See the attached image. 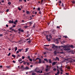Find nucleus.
Returning a JSON list of instances; mask_svg holds the SVG:
<instances>
[{
    "label": "nucleus",
    "instance_id": "nucleus-1",
    "mask_svg": "<svg viewBox=\"0 0 75 75\" xmlns=\"http://www.w3.org/2000/svg\"><path fill=\"white\" fill-rule=\"evenodd\" d=\"M64 50L65 51H69L71 50V48H69L68 46H65L64 47Z\"/></svg>",
    "mask_w": 75,
    "mask_h": 75
},
{
    "label": "nucleus",
    "instance_id": "nucleus-2",
    "mask_svg": "<svg viewBox=\"0 0 75 75\" xmlns=\"http://www.w3.org/2000/svg\"><path fill=\"white\" fill-rule=\"evenodd\" d=\"M60 53V54H64V52H59L57 51V50L55 51L54 52V54H58V53Z\"/></svg>",
    "mask_w": 75,
    "mask_h": 75
},
{
    "label": "nucleus",
    "instance_id": "nucleus-3",
    "mask_svg": "<svg viewBox=\"0 0 75 75\" xmlns=\"http://www.w3.org/2000/svg\"><path fill=\"white\" fill-rule=\"evenodd\" d=\"M69 52H71L72 54H75V52L74 50L69 51Z\"/></svg>",
    "mask_w": 75,
    "mask_h": 75
},
{
    "label": "nucleus",
    "instance_id": "nucleus-4",
    "mask_svg": "<svg viewBox=\"0 0 75 75\" xmlns=\"http://www.w3.org/2000/svg\"><path fill=\"white\" fill-rule=\"evenodd\" d=\"M37 59H39V62H38V63L39 64H41V59L37 58V59L36 58V60H37Z\"/></svg>",
    "mask_w": 75,
    "mask_h": 75
},
{
    "label": "nucleus",
    "instance_id": "nucleus-5",
    "mask_svg": "<svg viewBox=\"0 0 75 75\" xmlns=\"http://www.w3.org/2000/svg\"><path fill=\"white\" fill-rule=\"evenodd\" d=\"M46 38L47 40V41H51V39H50V38H48V36H46Z\"/></svg>",
    "mask_w": 75,
    "mask_h": 75
},
{
    "label": "nucleus",
    "instance_id": "nucleus-6",
    "mask_svg": "<svg viewBox=\"0 0 75 75\" xmlns=\"http://www.w3.org/2000/svg\"><path fill=\"white\" fill-rule=\"evenodd\" d=\"M27 62H25L24 61H23V64H24V65H26V64H27Z\"/></svg>",
    "mask_w": 75,
    "mask_h": 75
},
{
    "label": "nucleus",
    "instance_id": "nucleus-7",
    "mask_svg": "<svg viewBox=\"0 0 75 75\" xmlns=\"http://www.w3.org/2000/svg\"><path fill=\"white\" fill-rule=\"evenodd\" d=\"M53 46L52 47V48H55H55H58V46H55V45H52Z\"/></svg>",
    "mask_w": 75,
    "mask_h": 75
},
{
    "label": "nucleus",
    "instance_id": "nucleus-8",
    "mask_svg": "<svg viewBox=\"0 0 75 75\" xmlns=\"http://www.w3.org/2000/svg\"><path fill=\"white\" fill-rule=\"evenodd\" d=\"M37 73H40V74H41V73H42V71H38Z\"/></svg>",
    "mask_w": 75,
    "mask_h": 75
},
{
    "label": "nucleus",
    "instance_id": "nucleus-9",
    "mask_svg": "<svg viewBox=\"0 0 75 75\" xmlns=\"http://www.w3.org/2000/svg\"><path fill=\"white\" fill-rule=\"evenodd\" d=\"M17 22H18V21H17V20H16L15 22H13V23L15 24H17Z\"/></svg>",
    "mask_w": 75,
    "mask_h": 75
},
{
    "label": "nucleus",
    "instance_id": "nucleus-10",
    "mask_svg": "<svg viewBox=\"0 0 75 75\" xmlns=\"http://www.w3.org/2000/svg\"><path fill=\"white\" fill-rule=\"evenodd\" d=\"M37 68H36L34 70V71L35 72H36V73H37V72H38V71H37Z\"/></svg>",
    "mask_w": 75,
    "mask_h": 75
},
{
    "label": "nucleus",
    "instance_id": "nucleus-11",
    "mask_svg": "<svg viewBox=\"0 0 75 75\" xmlns=\"http://www.w3.org/2000/svg\"><path fill=\"white\" fill-rule=\"evenodd\" d=\"M25 69H29V68L28 67H26V68H24Z\"/></svg>",
    "mask_w": 75,
    "mask_h": 75
},
{
    "label": "nucleus",
    "instance_id": "nucleus-12",
    "mask_svg": "<svg viewBox=\"0 0 75 75\" xmlns=\"http://www.w3.org/2000/svg\"><path fill=\"white\" fill-rule=\"evenodd\" d=\"M28 50H29V48H26L25 50V52H27V51H28Z\"/></svg>",
    "mask_w": 75,
    "mask_h": 75
},
{
    "label": "nucleus",
    "instance_id": "nucleus-13",
    "mask_svg": "<svg viewBox=\"0 0 75 75\" xmlns=\"http://www.w3.org/2000/svg\"><path fill=\"white\" fill-rule=\"evenodd\" d=\"M56 64V63H55V62H53L52 63V65H53V66H54V65H55Z\"/></svg>",
    "mask_w": 75,
    "mask_h": 75
},
{
    "label": "nucleus",
    "instance_id": "nucleus-14",
    "mask_svg": "<svg viewBox=\"0 0 75 75\" xmlns=\"http://www.w3.org/2000/svg\"><path fill=\"white\" fill-rule=\"evenodd\" d=\"M21 69H24V66H21Z\"/></svg>",
    "mask_w": 75,
    "mask_h": 75
},
{
    "label": "nucleus",
    "instance_id": "nucleus-15",
    "mask_svg": "<svg viewBox=\"0 0 75 75\" xmlns=\"http://www.w3.org/2000/svg\"><path fill=\"white\" fill-rule=\"evenodd\" d=\"M9 23H13V21H9Z\"/></svg>",
    "mask_w": 75,
    "mask_h": 75
},
{
    "label": "nucleus",
    "instance_id": "nucleus-16",
    "mask_svg": "<svg viewBox=\"0 0 75 75\" xmlns=\"http://www.w3.org/2000/svg\"><path fill=\"white\" fill-rule=\"evenodd\" d=\"M49 71V69H45V71H46V72H48V71Z\"/></svg>",
    "mask_w": 75,
    "mask_h": 75
},
{
    "label": "nucleus",
    "instance_id": "nucleus-17",
    "mask_svg": "<svg viewBox=\"0 0 75 75\" xmlns=\"http://www.w3.org/2000/svg\"><path fill=\"white\" fill-rule=\"evenodd\" d=\"M32 75H37V74H36V73H32Z\"/></svg>",
    "mask_w": 75,
    "mask_h": 75
},
{
    "label": "nucleus",
    "instance_id": "nucleus-18",
    "mask_svg": "<svg viewBox=\"0 0 75 75\" xmlns=\"http://www.w3.org/2000/svg\"><path fill=\"white\" fill-rule=\"evenodd\" d=\"M49 62L50 63H52V61H51V60L50 59L49 60Z\"/></svg>",
    "mask_w": 75,
    "mask_h": 75
},
{
    "label": "nucleus",
    "instance_id": "nucleus-19",
    "mask_svg": "<svg viewBox=\"0 0 75 75\" xmlns=\"http://www.w3.org/2000/svg\"><path fill=\"white\" fill-rule=\"evenodd\" d=\"M53 70L54 71H57V69H56V68H54L53 69Z\"/></svg>",
    "mask_w": 75,
    "mask_h": 75
},
{
    "label": "nucleus",
    "instance_id": "nucleus-20",
    "mask_svg": "<svg viewBox=\"0 0 75 75\" xmlns=\"http://www.w3.org/2000/svg\"><path fill=\"white\" fill-rule=\"evenodd\" d=\"M6 67L8 69H10V66H6Z\"/></svg>",
    "mask_w": 75,
    "mask_h": 75
},
{
    "label": "nucleus",
    "instance_id": "nucleus-21",
    "mask_svg": "<svg viewBox=\"0 0 75 75\" xmlns=\"http://www.w3.org/2000/svg\"><path fill=\"white\" fill-rule=\"evenodd\" d=\"M21 61H22V59H19L18 60V62H20Z\"/></svg>",
    "mask_w": 75,
    "mask_h": 75
},
{
    "label": "nucleus",
    "instance_id": "nucleus-22",
    "mask_svg": "<svg viewBox=\"0 0 75 75\" xmlns=\"http://www.w3.org/2000/svg\"><path fill=\"white\" fill-rule=\"evenodd\" d=\"M63 37H64L65 38H68V37L67 36H64Z\"/></svg>",
    "mask_w": 75,
    "mask_h": 75
},
{
    "label": "nucleus",
    "instance_id": "nucleus-23",
    "mask_svg": "<svg viewBox=\"0 0 75 75\" xmlns=\"http://www.w3.org/2000/svg\"><path fill=\"white\" fill-rule=\"evenodd\" d=\"M67 69H71L69 66L67 67Z\"/></svg>",
    "mask_w": 75,
    "mask_h": 75
},
{
    "label": "nucleus",
    "instance_id": "nucleus-24",
    "mask_svg": "<svg viewBox=\"0 0 75 75\" xmlns=\"http://www.w3.org/2000/svg\"><path fill=\"white\" fill-rule=\"evenodd\" d=\"M56 58V59H57V61H59V58H58V57H57Z\"/></svg>",
    "mask_w": 75,
    "mask_h": 75
},
{
    "label": "nucleus",
    "instance_id": "nucleus-25",
    "mask_svg": "<svg viewBox=\"0 0 75 75\" xmlns=\"http://www.w3.org/2000/svg\"><path fill=\"white\" fill-rule=\"evenodd\" d=\"M27 64L28 65H30V62H27Z\"/></svg>",
    "mask_w": 75,
    "mask_h": 75
},
{
    "label": "nucleus",
    "instance_id": "nucleus-26",
    "mask_svg": "<svg viewBox=\"0 0 75 75\" xmlns=\"http://www.w3.org/2000/svg\"><path fill=\"white\" fill-rule=\"evenodd\" d=\"M24 28H28V26H24Z\"/></svg>",
    "mask_w": 75,
    "mask_h": 75
},
{
    "label": "nucleus",
    "instance_id": "nucleus-27",
    "mask_svg": "<svg viewBox=\"0 0 75 75\" xmlns=\"http://www.w3.org/2000/svg\"><path fill=\"white\" fill-rule=\"evenodd\" d=\"M57 28H60V27L59 26H57Z\"/></svg>",
    "mask_w": 75,
    "mask_h": 75
},
{
    "label": "nucleus",
    "instance_id": "nucleus-28",
    "mask_svg": "<svg viewBox=\"0 0 75 75\" xmlns=\"http://www.w3.org/2000/svg\"><path fill=\"white\" fill-rule=\"evenodd\" d=\"M38 11H40V8L38 7Z\"/></svg>",
    "mask_w": 75,
    "mask_h": 75
},
{
    "label": "nucleus",
    "instance_id": "nucleus-29",
    "mask_svg": "<svg viewBox=\"0 0 75 75\" xmlns=\"http://www.w3.org/2000/svg\"><path fill=\"white\" fill-rule=\"evenodd\" d=\"M17 47H16L15 49V51H17Z\"/></svg>",
    "mask_w": 75,
    "mask_h": 75
},
{
    "label": "nucleus",
    "instance_id": "nucleus-30",
    "mask_svg": "<svg viewBox=\"0 0 75 75\" xmlns=\"http://www.w3.org/2000/svg\"><path fill=\"white\" fill-rule=\"evenodd\" d=\"M72 3H73L74 4V3H75V1H73L72 2Z\"/></svg>",
    "mask_w": 75,
    "mask_h": 75
},
{
    "label": "nucleus",
    "instance_id": "nucleus-31",
    "mask_svg": "<svg viewBox=\"0 0 75 75\" xmlns=\"http://www.w3.org/2000/svg\"><path fill=\"white\" fill-rule=\"evenodd\" d=\"M29 60L30 61H33V60L31 59H29Z\"/></svg>",
    "mask_w": 75,
    "mask_h": 75
},
{
    "label": "nucleus",
    "instance_id": "nucleus-32",
    "mask_svg": "<svg viewBox=\"0 0 75 75\" xmlns=\"http://www.w3.org/2000/svg\"><path fill=\"white\" fill-rule=\"evenodd\" d=\"M18 9L19 10H20V11L21 10V8H20V7L18 8Z\"/></svg>",
    "mask_w": 75,
    "mask_h": 75
},
{
    "label": "nucleus",
    "instance_id": "nucleus-33",
    "mask_svg": "<svg viewBox=\"0 0 75 75\" xmlns=\"http://www.w3.org/2000/svg\"><path fill=\"white\" fill-rule=\"evenodd\" d=\"M10 54H11V53H9V54H8V56H9L10 55Z\"/></svg>",
    "mask_w": 75,
    "mask_h": 75
},
{
    "label": "nucleus",
    "instance_id": "nucleus-34",
    "mask_svg": "<svg viewBox=\"0 0 75 75\" xmlns=\"http://www.w3.org/2000/svg\"><path fill=\"white\" fill-rule=\"evenodd\" d=\"M45 47H49V46H50V45H45Z\"/></svg>",
    "mask_w": 75,
    "mask_h": 75
},
{
    "label": "nucleus",
    "instance_id": "nucleus-35",
    "mask_svg": "<svg viewBox=\"0 0 75 75\" xmlns=\"http://www.w3.org/2000/svg\"><path fill=\"white\" fill-rule=\"evenodd\" d=\"M8 4H9V5H10L11 4V2H9L8 3Z\"/></svg>",
    "mask_w": 75,
    "mask_h": 75
},
{
    "label": "nucleus",
    "instance_id": "nucleus-36",
    "mask_svg": "<svg viewBox=\"0 0 75 75\" xmlns=\"http://www.w3.org/2000/svg\"><path fill=\"white\" fill-rule=\"evenodd\" d=\"M59 71H58V72H57V74H58V75H59Z\"/></svg>",
    "mask_w": 75,
    "mask_h": 75
},
{
    "label": "nucleus",
    "instance_id": "nucleus-37",
    "mask_svg": "<svg viewBox=\"0 0 75 75\" xmlns=\"http://www.w3.org/2000/svg\"><path fill=\"white\" fill-rule=\"evenodd\" d=\"M26 13H27V14H29V11H26Z\"/></svg>",
    "mask_w": 75,
    "mask_h": 75
},
{
    "label": "nucleus",
    "instance_id": "nucleus-38",
    "mask_svg": "<svg viewBox=\"0 0 75 75\" xmlns=\"http://www.w3.org/2000/svg\"><path fill=\"white\" fill-rule=\"evenodd\" d=\"M70 47H71V48H74V46L73 45H71V46Z\"/></svg>",
    "mask_w": 75,
    "mask_h": 75
},
{
    "label": "nucleus",
    "instance_id": "nucleus-39",
    "mask_svg": "<svg viewBox=\"0 0 75 75\" xmlns=\"http://www.w3.org/2000/svg\"><path fill=\"white\" fill-rule=\"evenodd\" d=\"M69 73H66V75H69Z\"/></svg>",
    "mask_w": 75,
    "mask_h": 75
},
{
    "label": "nucleus",
    "instance_id": "nucleus-40",
    "mask_svg": "<svg viewBox=\"0 0 75 75\" xmlns=\"http://www.w3.org/2000/svg\"><path fill=\"white\" fill-rule=\"evenodd\" d=\"M35 27V24H34V25L33 26V27L34 28Z\"/></svg>",
    "mask_w": 75,
    "mask_h": 75
},
{
    "label": "nucleus",
    "instance_id": "nucleus-41",
    "mask_svg": "<svg viewBox=\"0 0 75 75\" xmlns=\"http://www.w3.org/2000/svg\"><path fill=\"white\" fill-rule=\"evenodd\" d=\"M56 44H58V41H56Z\"/></svg>",
    "mask_w": 75,
    "mask_h": 75
},
{
    "label": "nucleus",
    "instance_id": "nucleus-42",
    "mask_svg": "<svg viewBox=\"0 0 75 75\" xmlns=\"http://www.w3.org/2000/svg\"><path fill=\"white\" fill-rule=\"evenodd\" d=\"M21 32H24V30H21Z\"/></svg>",
    "mask_w": 75,
    "mask_h": 75
},
{
    "label": "nucleus",
    "instance_id": "nucleus-43",
    "mask_svg": "<svg viewBox=\"0 0 75 75\" xmlns=\"http://www.w3.org/2000/svg\"><path fill=\"white\" fill-rule=\"evenodd\" d=\"M18 51H19V52H21V49H19L18 50Z\"/></svg>",
    "mask_w": 75,
    "mask_h": 75
},
{
    "label": "nucleus",
    "instance_id": "nucleus-44",
    "mask_svg": "<svg viewBox=\"0 0 75 75\" xmlns=\"http://www.w3.org/2000/svg\"><path fill=\"white\" fill-rule=\"evenodd\" d=\"M29 24L30 25H31V24H32V23H31V22H29Z\"/></svg>",
    "mask_w": 75,
    "mask_h": 75
},
{
    "label": "nucleus",
    "instance_id": "nucleus-45",
    "mask_svg": "<svg viewBox=\"0 0 75 75\" xmlns=\"http://www.w3.org/2000/svg\"><path fill=\"white\" fill-rule=\"evenodd\" d=\"M27 42H29V43H31V40H29V41H28Z\"/></svg>",
    "mask_w": 75,
    "mask_h": 75
},
{
    "label": "nucleus",
    "instance_id": "nucleus-46",
    "mask_svg": "<svg viewBox=\"0 0 75 75\" xmlns=\"http://www.w3.org/2000/svg\"><path fill=\"white\" fill-rule=\"evenodd\" d=\"M13 63H16V61L14 60H13Z\"/></svg>",
    "mask_w": 75,
    "mask_h": 75
},
{
    "label": "nucleus",
    "instance_id": "nucleus-47",
    "mask_svg": "<svg viewBox=\"0 0 75 75\" xmlns=\"http://www.w3.org/2000/svg\"><path fill=\"white\" fill-rule=\"evenodd\" d=\"M30 40V38H29L27 39V40Z\"/></svg>",
    "mask_w": 75,
    "mask_h": 75
},
{
    "label": "nucleus",
    "instance_id": "nucleus-48",
    "mask_svg": "<svg viewBox=\"0 0 75 75\" xmlns=\"http://www.w3.org/2000/svg\"><path fill=\"white\" fill-rule=\"evenodd\" d=\"M12 57H16V55H14V54H12Z\"/></svg>",
    "mask_w": 75,
    "mask_h": 75
},
{
    "label": "nucleus",
    "instance_id": "nucleus-49",
    "mask_svg": "<svg viewBox=\"0 0 75 75\" xmlns=\"http://www.w3.org/2000/svg\"><path fill=\"white\" fill-rule=\"evenodd\" d=\"M25 58V57H22V59H24Z\"/></svg>",
    "mask_w": 75,
    "mask_h": 75
},
{
    "label": "nucleus",
    "instance_id": "nucleus-50",
    "mask_svg": "<svg viewBox=\"0 0 75 75\" xmlns=\"http://www.w3.org/2000/svg\"><path fill=\"white\" fill-rule=\"evenodd\" d=\"M9 11V9H7V10H6V12H8V11Z\"/></svg>",
    "mask_w": 75,
    "mask_h": 75
},
{
    "label": "nucleus",
    "instance_id": "nucleus-51",
    "mask_svg": "<svg viewBox=\"0 0 75 75\" xmlns=\"http://www.w3.org/2000/svg\"><path fill=\"white\" fill-rule=\"evenodd\" d=\"M48 67H50L49 66H48V65H47V67H46V68H48Z\"/></svg>",
    "mask_w": 75,
    "mask_h": 75
},
{
    "label": "nucleus",
    "instance_id": "nucleus-52",
    "mask_svg": "<svg viewBox=\"0 0 75 75\" xmlns=\"http://www.w3.org/2000/svg\"><path fill=\"white\" fill-rule=\"evenodd\" d=\"M46 53H47V52H45L44 53V55H45L46 54Z\"/></svg>",
    "mask_w": 75,
    "mask_h": 75
},
{
    "label": "nucleus",
    "instance_id": "nucleus-53",
    "mask_svg": "<svg viewBox=\"0 0 75 75\" xmlns=\"http://www.w3.org/2000/svg\"><path fill=\"white\" fill-rule=\"evenodd\" d=\"M44 60V61H46L47 60V59H45Z\"/></svg>",
    "mask_w": 75,
    "mask_h": 75
},
{
    "label": "nucleus",
    "instance_id": "nucleus-54",
    "mask_svg": "<svg viewBox=\"0 0 75 75\" xmlns=\"http://www.w3.org/2000/svg\"><path fill=\"white\" fill-rule=\"evenodd\" d=\"M6 27H8V25H6Z\"/></svg>",
    "mask_w": 75,
    "mask_h": 75
},
{
    "label": "nucleus",
    "instance_id": "nucleus-55",
    "mask_svg": "<svg viewBox=\"0 0 75 75\" xmlns=\"http://www.w3.org/2000/svg\"><path fill=\"white\" fill-rule=\"evenodd\" d=\"M62 7H64V4H63V3H62Z\"/></svg>",
    "mask_w": 75,
    "mask_h": 75
},
{
    "label": "nucleus",
    "instance_id": "nucleus-56",
    "mask_svg": "<svg viewBox=\"0 0 75 75\" xmlns=\"http://www.w3.org/2000/svg\"><path fill=\"white\" fill-rule=\"evenodd\" d=\"M59 69H60V70H61V69H62V67H60L59 68Z\"/></svg>",
    "mask_w": 75,
    "mask_h": 75
},
{
    "label": "nucleus",
    "instance_id": "nucleus-57",
    "mask_svg": "<svg viewBox=\"0 0 75 75\" xmlns=\"http://www.w3.org/2000/svg\"><path fill=\"white\" fill-rule=\"evenodd\" d=\"M73 61L74 62H75V59H73Z\"/></svg>",
    "mask_w": 75,
    "mask_h": 75
},
{
    "label": "nucleus",
    "instance_id": "nucleus-58",
    "mask_svg": "<svg viewBox=\"0 0 75 75\" xmlns=\"http://www.w3.org/2000/svg\"><path fill=\"white\" fill-rule=\"evenodd\" d=\"M3 36V35L1 34H0V37H1Z\"/></svg>",
    "mask_w": 75,
    "mask_h": 75
},
{
    "label": "nucleus",
    "instance_id": "nucleus-59",
    "mask_svg": "<svg viewBox=\"0 0 75 75\" xmlns=\"http://www.w3.org/2000/svg\"><path fill=\"white\" fill-rule=\"evenodd\" d=\"M1 2H2V3H4V0H2Z\"/></svg>",
    "mask_w": 75,
    "mask_h": 75
},
{
    "label": "nucleus",
    "instance_id": "nucleus-60",
    "mask_svg": "<svg viewBox=\"0 0 75 75\" xmlns=\"http://www.w3.org/2000/svg\"><path fill=\"white\" fill-rule=\"evenodd\" d=\"M21 30L20 29H18V30L19 31H21Z\"/></svg>",
    "mask_w": 75,
    "mask_h": 75
},
{
    "label": "nucleus",
    "instance_id": "nucleus-61",
    "mask_svg": "<svg viewBox=\"0 0 75 75\" xmlns=\"http://www.w3.org/2000/svg\"><path fill=\"white\" fill-rule=\"evenodd\" d=\"M22 22H23V23H24V20H22Z\"/></svg>",
    "mask_w": 75,
    "mask_h": 75
},
{
    "label": "nucleus",
    "instance_id": "nucleus-62",
    "mask_svg": "<svg viewBox=\"0 0 75 75\" xmlns=\"http://www.w3.org/2000/svg\"><path fill=\"white\" fill-rule=\"evenodd\" d=\"M39 14H41V12L40 11L39 12Z\"/></svg>",
    "mask_w": 75,
    "mask_h": 75
},
{
    "label": "nucleus",
    "instance_id": "nucleus-63",
    "mask_svg": "<svg viewBox=\"0 0 75 75\" xmlns=\"http://www.w3.org/2000/svg\"><path fill=\"white\" fill-rule=\"evenodd\" d=\"M22 63H23V61H22V62H20V64H21Z\"/></svg>",
    "mask_w": 75,
    "mask_h": 75
},
{
    "label": "nucleus",
    "instance_id": "nucleus-64",
    "mask_svg": "<svg viewBox=\"0 0 75 75\" xmlns=\"http://www.w3.org/2000/svg\"><path fill=\"white\" fill-rule=\"evenodd\" d=\"M59 3H60V4H61V1H59Z\"/></svg>",
    "mask_w": 75,
    "mask_h": 75
}]
</instances>
